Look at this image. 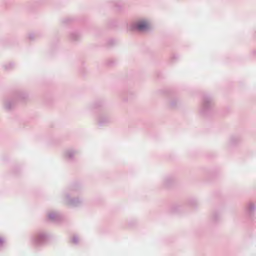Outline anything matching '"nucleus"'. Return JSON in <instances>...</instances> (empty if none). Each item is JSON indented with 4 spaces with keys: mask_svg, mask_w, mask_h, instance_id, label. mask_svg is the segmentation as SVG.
I'll return each mask as SVG.
<instances>
[{
    "mask_svg": "<svg viewBox=\"0 0 256 256\" xmlns=\"http://www.w3.org/2000/svg\"><path fill=\"white\" fill-rule=\"evenodd\" d=\"M136 28L140 31L145 30L148 28V24L145 22H140L137 24Z\"/></svg>",
    "mask_w": 256,
    "mask_h": 256,
    "instance_id": "f257e3e1",
    "label": "nucleus"
}]
</instances>
